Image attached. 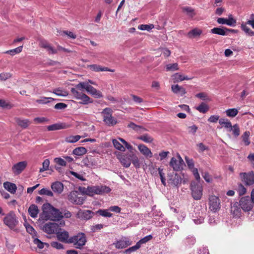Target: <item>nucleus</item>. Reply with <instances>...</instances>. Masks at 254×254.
Listing matches in <instances>:
<instances>
[{"label":"nucleus","instance_id":"f257e3e1","mask_svg":"<svg viewBox=\"0 0 254 254\" xmlns=\"http://www.w3.org/2000/svg\"><path fill=\"white\" fill-rule=\"evenodd\" d=\"M43 211L46 212V210L48 209V218L53 221H59L63 217V215L58 209L55 208L50 203H46L43 204L42 206Z\"/></svg>","mask_w":254,"mask_h":254},{"label":"nucleus","instance_id":"c756f323","mask_svg":"<svg viewBox=\"0 0 254 254\" xmlns=\"http://www.w3.org/2000/svg\"><path fill=\"white\" fill-rule=\"evenodd\" d=\"M81 136L79 135H69L65 138V141L67 143H73L78 141Z\"/></svg>","mask_w":254,"mask_h":254},{"label":"nucleus","instance_id":"f704fd0d","mask_svg":"<svg viewBox=\"0 0 254 254\" xmlns=\"http://www.w3.org/2000/svg\"><path fill=\"white\" fill-rule=\"evenodd\" d=\"M219 123L222 127L229 129L231 127L232 124L227 119L221 118L219 120Z\"/></svg>","mask_w":254,"mask_h":254},{"label":"nucleus","instance_id":"9d476101","mask_svg":"<svg viewBox=\"0 0 254 254\" xmlns=\"http://www.w3.org/2000/svg\"><path fill=\"white\" fill-rule=\"evenodd\" d=\"M240 177L243 183L247 186H252L254 184V172L251 171L248 173H241Z\"/></svg>","mask_w":254,"mask_h":254},{"label":"nucleus","instance_id":"79ce46f5","mask_svg":"<svg viewBox=\"0 0 254 254\" xmlns=\"http://www.w3.org/2000/svg\"><path fill=\"white\" fill-rule=\"evenodd\" d=\"M229 131H232L233 134L237 137L240 135V128L238 124H235L229 128Z\"/></svg>","mask_w":254,"mask_h":254},{"label":"nucleus","instance_id":"680f3d73","mask_svg":"<svg viewBox=\"0 0 254 254\" xmlns=\"http://www.w3.org/2000/svg\"><path fill=\"white\" fill-rule=\"evenodd\" d=\"M204 218V216H203V214L202 213L201 215L199 216V218L196 217V218H194L193 219V221L194 223L196 224H200L203 223Z\"/></svg>","mask_w":254,"mask_h":254},{"label":"nucleus","instance_id":"de8ad7c7","mask_svg":"<svg viewBox=\"0 0 254 254\" xmlns=\"http://www.w3.org/2000/svg\"><path fill=\"white\" fill-rule=\"evenodd\" d=\"M97 213L101 216L106 217H111L112 216V214L107 209H99Z\"/></svg>","mask_w":254,"mask_h":254},{"label":"nucleus","instance_id":"1a4fd4ad","mask_svg":"<svg viewBox=\"0 0 254 254\" xmlns=\"http://www.w3.org/2000/svg\"><path fill=\"white\" fill-rule=\"evenodd\" d=\"M43 230L47 234H56L58 231L61 230V228L56 223L49 222L43 226Z\"/></svg>","mask_w":254,"mask_h":254},{"label":"nucleus","instance_id":"774afa93","mask_svg":"<svg viewBox=\"0 0 254 254\" xmlns=\"http://www.w3.org/2000/svg\"><path fill=\"white\" fill-rule=\"evenodd\" d=\"M33 243L37 246V247L39 249H43L44 247V243L41 242L38 238H35L33 240Z\"/></svg>","mask_w":254,"mask_h":254},{"label":"nucleus","instance_id":"423d86ee","mask_svg":"<svg viewBox=\"0 0 254 254\" xmlns=\"http://www.w3.org/2000/svg\"><path fill=\"white\" fill-rule=\"evenodd\" d=\"M71 92L76 99L81 100L80 104L86 105L93 102V100L89 96L82 92L78 91L76 88H72Z\"/></svg>","mask_w":254,"mask_h":254},{"label":"nucleus","instance_id":"393cba45","mask_svg":"<svg viewBox=\"0 0 254 254\" xmlns=\"http://www.w3.org/2000/svg\"><path fill=\"white\" fill-rule=\"evenodd\" d=\"M3 187L5 190L12 194L15 193L17 190V187L15 184L8 182H6L3 183Z\"/></svg>","mask_w":254,"mask_h":254},{"label":"nucleus","instance_id":"5701e85b","mask_svg":"<svg viewBox=\"0 0 254 254\" xmlns=\"http://www.w3.org/2000/svg\"><path fill=\"white\" fill-rule=\"evenodd\" d=\"M57 237L59 240L63 242L68 243L69 234L67 231L59 230L57 231Z\"/></svg>","mask_w":254,"mask_h":254},{"label":"nucleus","instance_id":"6e6d98bb","mask_svg":"<svg viewBox=\"0 0 254 254\" xmlns=\"http://www.w3.org/2000/svg\"><path fill=\"white\" fill-rule=\"evenodd\" d=\"M172 78L173 80H174L175 82H178L180 81H183V75L179 73H176L173 75Z\"/></svg>","mask_w":254,"mask_h":254},{"label":"nucleus","instance_id":"dca6fc26","mask_svg":"<svg viewBox=\"0 0 254 254\" xmlns=\"http://www.w3.org/2000/svg\"><path fill=\"white\" fill-rule=\"evenodd\" d=\"M217 22L220 24H226L230 26L235 27L236 25V20L233 17L231 14L229 15L228 18H218Z\"/></svg>","mask_w":254,"mask_h":254},{"label":"nucleus","instance_id":"6ab92c4d","mask_svg":"<svg viewBox=\"0 0 254 254\" xmlns=\"http://www.w3.org/2000/svg\"><path fill=\"white\" fill-rule=\"evenodd\" d=\"M27 166V162L26 161L19 162L14 164L12 167V170L14 174L18 175L24 170Z\"/></svg>","mask_w":254,"mask_h":254},{"label":"nucleus","instance_id":"cd10ccee","mask_svg":"<svg viewBox=\"0 0 254 254\" xmlns=\"http://www.w3.org/2000/svg\"><path fill=\"white\" fill-rule=\"evenodd\" d=\"M97 187L98 195H103L110 192L111 190L109 187L105 185L97 186Z\"/></svg>","mask_w":254,"mask_h":254},{"label":"nucleus","instance_id":"72a5a7b5","mask_svg":"<svg viewBox=\"0 0 254 254\" xmlns=\"http://www.w3.org/2000/svg\"><path fill=\"white\" fill-rule=\"evenodd\" d=\"M87 152V150L85 147H79L75 148L73 151L72 153L74 155L77 156L83 155Z\"/></svg>","mask_w":254,"mask_h":254},{"label":"nucleus","instance_id":"f3484780","mask_svg":"<svg viewBox=\"0 0 254 254\" xmlns=\"http://www.w3.org/2000/svg\"><path fill=\"white\" fill-rule=\"evenodd\" d=\"M168 183L172 186L178 187L182 183V178L181 176L177 173L169 175Z\"/></svg>","mask_w":254,"mask_h":254},{"label":"nucleus","instance_id":"20e7f679","mask_svg":"<svg viewBox=\"0 0 254 254\" xmlns=\"http://www.w3.org/2000/svg\"><path fill=\"white\" fill-rule=\"evenodd\" d=\"M254 203V190H253L251 192V197L250 198L248 196L242 197L239 201V205L244 211H249L252 209Z\"/></svg>","mask_w":254,"mask_h":254},{"label":"nucleus","instance_id":"0e129e2a","mask_svg":"<svg viewBox=\"0 0 254 254\" xmlns=\"http://www.w3.org/2000/svg\"><path fill=\"white\" fill-rule=\"evenodd\" d=\"M237 191L240 195H242L246 193V189L242 184H240L238 186Z\"/></svg>","mask_w":254,"mask_h":254},{"label":"nucleus","instance_id":"7c9ffc66","mask_svg":"<svg viewBox=\"0 0 254 254\" xmlns=\"http://www.w3.org/2000/svg\"><path fill=\"white\" fill-rule=\"evenodd\" d=\"M183 12L186 13L188 16L190 17H193L195 16V13L193 8L189 6H184L182 7Z\"/></svg>","mask_w":254,"mask_h":254},{"label":"nucleus","instance_id":"c9c22d12","mask_svg":"<svg viewBox=\"0 0 254 254\" xmlns=\"http://www.w3.org/2000/svg\"><path fill=\"white\" fill-rule=\"evenodd\" d=\"M64 128V126L63 124H55L47 127V129L49 131L56 130Z\"/></svg>","mask_w":254,"mask_h":254},{"label":"nucleus","instance_id":"412c9836","mask_svg":"<svg viewBox=\"0 0 254 254\" xmlns=\"http://www.w3.org/2000/svg\"><path fill=\"white\" fill-rule=\"evenodd\" d=\"M131 155H122L118 158L121 164L126 168H128L131 164Z\"/></svg>","mask_w":254,"mask_h":254},{"label":"nucleus","instance_id":"3c124183","mask_svg":"<svg viewBox=\"0 0 254 254\" xmlns=\"http://www.w3.org/2000/svg\"><path fill=\"white\" fill-rule=\"evenodd\" d=\"M50 165V161L49 159H45L42 164V168L40 169V172H43L48 170Z\"/></svg>","mask_w":254,"mask_h":254},{"label":"nucleus","instance_id":"4c0bfd02","mask_svg":"<svg viewBox=\"0 0 254 254\" xmlns=\"http://www.w3.org/2000/svg\"><path fill=\"white\" fill-rule=\"evenodd\" d=\"M112 142L117 149L123 152L125 151V147L117 139H113Z\"/></svg>","mask_w":254,"mask_h":254},{"label":"nucleus","instance_id":"ddd939ff","mask_svg":"<svg viewBox=\"0 0 254 254\" xmlns=\"http://www.w3.org/2000/svg\"><path fill=\"white\" fill-rule=\"evenodd\" d=\"M192 196L195 200H199L202 195V187L199 184L191 185Z\"/></svg>","mask_w":254,"mask_h":254},{"label":"nucleus","instance_id":"0eeeda50","mask_svg":"<svg viewBox=\"0 0 254 254\" xmlns=\"http://www.w3.org/2000/svg\"><path fill=\"white\" fill-rule=\"evenodd\" d=\"M18 222L16 216L13 211L9 212L3 218L4 224L11 229H13Z\"/></svg>","mask_w":254,"mask_h":254},{"label":"nucleus","instance_id":"69168bd1","mask_svg":"<svg viewBox=\"0 0 254 254\" xmlns=\"http://www.w3.org/2000/svg\"><path fill=\"white\" fill-rule=\"evenodd\" d=\"M158 50L160 51V52H161V54H163L164 57H168L170 56V55L171 54L170 51L167 48H162L159 49Z\"/></svg>","mask_w":254,"mask_h":254},{"label":"nucleus","instance_id":"4468645a","mask_svg":"<svg viewBox=\"0 0 254 254\" xmlns=\"http://www.w3.org/2000/svg\"><path fill=\"white\" fill-rule=\"evenodd\" d=\"M131 244V242L130 241L129 239L126 237H123L113 244L115 248L118 249H124L130 246Z\"/></svg>","mask_w":254,"mask_h":254},{"label":"nucleus","instance_id":"473e14b6","mask_svg":"<svg viewBox=\"0 0 254 254\" xmlns=\"http://www.w3.org/2000/svg\"><path fill=\"white\" fill-rule=\"evenodd\" d=\"M15 122L17 124L23 128H26L29 125V121L27 119H21L20 118H16Z\"/></svg>","mask_w":254,"mask_h":254},{"label":"nucleus","instance_id":"09e8293b","mask_svg":"<svg viewBox=\"0 0 254 254\" xmlns=\"http://www.w3.org/2000/svg\"><path fill=\"white\" fill-rule=\"evenodd\" d=\"M178 64L174 63L172 64H168L166 66V71H174L179 70Z\"/></svg>","mask_w":254,"mask_h":254},{"label":"nucleus","instance_id":"4be33fe9","mask_svg":"<svg viewBox=\"0 0 254 254\" xmlns=\"http://www.w3.org/2000/svg\"><path fill=\"white\" fill-rule=\"evenodd\" d=\"M51 189L55 193L61 194L64 190V185L60 182H55L52 184Z\"/></svg>","mask_w":254,"mask_h":254},{"label":"nucleus","instance_id":"e2e57ef3","mask_svg":"<svg viewBox=\"0 0 254 254\" xmlns=\"http://www.w3.org/2000/svg\"><path fill=\"white\" fill-rule=\"evenodd\" d=\"M51 246L54 248L58 250H61L64 249V246L60 243L58 242H52L51 243Z\"/></svg>","mask_w":254,"mask_h":254},{"label":"nucleus","instance_id":"338daca9","mask_svg":"<svg viewBox=\"0 0 254 254\" xmlns=\"http://www.w3.org/2000/svg\"><path fill=\"white\" fill-rule=\"evenodd\" d=\"M186 162L187 164L188 167L190 169H193L194 168V162L192 159H190L188 157L185 158Z\"/></svg>","mask_w":254,"mask_h":254},{"label":"nucleus","instance_id":"39448f33","mask_svg":"<svg viewBox=\"0 0 254 254\" xmlns=\"http://www.w3.org/2000/svg\"><path fill=\"white\" fill-rule=\"evenodd\" d=\"M103 121L106 125L109 127L115 126L117 123V120L113 116V110L110 108H106L101 112Z\"/></svg>","mask_w":254,"mask_h":254},{"label":"nucleus","instance_id":"7ed1b4c3","mask_svg":"<svg viewBox=\"0 0 254 254\" xmlns=\"http://www.w3.org/2000/svg\"><path fill=\"white\" fill-rule=\"evenodd\" d=\"M87 242L86 237L84 233H79L76 235L69 238L68 243L73 244L76 249H81Z\"/></svg>","mask_w":254,"mask_h":254},{"label":"nucleus","instance_id":"bb28decb","mask_svg":"<svg viewBox=\"0 0 254 254\" xmlns=\"http://www.w3.org/2000/svg\"><path fill=\"white\" fill-rule=\"evenodd\" d=\"M29 214L32 218H36L39 213V209L38 207L35 204L31 205L28 210Z\"/></svg>","mask_w":254,"mask_h":254},{"label":"nucleus","instance_id":"f8f14e48","mask_svg":"<svg viewBox=\"0 0 254 254\" xmlns=\"http://www.w3.org/2000/svg\"><path fill=\"white\" fill-rule=\"evenodd\" d=\"M209 205L211 211H217L220 208L219 198L215 195H211L209 198Z\"/></svg>","mask_w":254,"mask_h":254},{"label":"nucleus","instance_id":"aec40b11","mask_svg":"<svg viewBox=\"0 0 254 254\" xmlns=\"http://www.w3.org/2000/svg\"><path fill=\"white\" fill-rule=\"evenodd\" d=\"M93 212L88 210H80L77 214V217L84 220H89L92 217Z\"/></svg>","mask_w":254,"mask_h":254},{"label":"nucleus","instance_id":"f03ea898","mask_svg":"<svg viewBox=\"0 0 254 254\" xmlns=\"http://www.w3.org/2000/svg\"><path fill=\"white\" fill-rule=\"evenodd\" d=\"M76 88L82 90L85 89L86 91L96 98H101L103 97L102 92L97 90L96 88L92 86L88 83L81 82L79 83L75 86Z\"/></svg>","mask_w":254,"mask_h":254},{"label":"nucleus","instance_id":"58836bf2","mask_svg":"<svg viewBox=\"0 0 254 254\" xmlns=\"http://www.w3.org/2000/svg\"><path fill=\"white\" fill-rule=\"evenodd\" d=\"M202 33V31L197 29H193L190 30L188 34L189 38H193L200 35Z\"/></svg>","mask_w":254,"mask_h":254},{"label":"nucleus","instance_id":"5fc2aeb1","mask_svg":"<svg viewBox=\"0 0 254 254\" xmlns=\"http://www.w3.org/2000/svg\"><path fill=\"white\" fill-rule=\"evenodd\" d=\"M240 206L239 203L235 202L231 208V211L235 215H238L240 212V209L238 207Z\"/></svg>","mask_w":254,"mask_h":254},{"label":"nucleus","instance_id":"4d7b16f0","mask_svg":"<svg viewBox=\"0 0 254 254\" xmlns=\"http://www.w3.org/2000/svg\"><path fill=\"white\" fill-rule=\"evenodd\" d=\"M140 247V245L137 242L136 244H135V245H134V246H133L132 247H131L129 248L128 249H127L125 251V252L126 253H129H129H130L131 252H133L136 251Z\"/></svg>","mask_w":254,"mask_h":254},{"label":"nucleus","instance_id":"c85d7f7f","mask_svg":"<svg viewBox=\"0 0 254 254\" xmlns=\"http://www.w3.org/2000/svg\"><path fill=\"white\" fill-rule=\"evenodd\" d=\"M171 88L172 91L175 94L180 93L181 95L182 96L186 93L185 89L183 87L180 86L178 84L173 85L171 87Z\"/></svg>","mask_w":254,"mask_h":254},{"label":"nucleus","instance_id":"052dcab7","mask_svg":"<svg viewBox=\"0 0 254 254\" xmlns=\"http://www.w3.org/2000/svg\"><path fill=\"white\" fill-rule=\"evenodd\" d=\"M54 161L57 164L61 166H65L66 165V162L64 160L61 158H56L54 159Z\"/></svg>","mask_w":254,"mask_h":254},{"label":"nucleus","instance_id":"2f4dec72","mask_svg":"<svg viewBox=\"0 0 254 254\" xmlns=\"http://www.w3.org/2000/svg\"><path fill=\"white\" fill-rule=\"evenodd\" d=\"M53 93L59 96L66 97L68 95V93L67 91L61 88H57L55 89Z\"/></svg>","mask_w":254,"mask_h":254},{"label":"nucleus","instance_id":"a19ab883","mask_svg":"<svg viewBox=\"0 0 254 254\" xmlns=\"http://www.w3.org/2000/svg\"><path fill=\"white\" fill-rule=\"evenodd\" d=\"M241 29L248 35L254 36V32L252 31L247 26V23H242L241 26Z\"/></svg>","mask_w":254,"mask_h":254},{"label":"nucleus","instance_id":"864d4df0","mask_svg":"<svg viewBox=\"0 0 254 254\" xmlns=\"http://www.w3.org/2000/svg\"><path fill=\"white\" fill-rule=\"evenodd\" d=\"M152 238L153 237L151 235H147L140 239L138 242H137V243L139 244V245L141 247V245L142 244L147 243V242L151 240Z\"/></svg>","mask_w":254,"mask_h":254},{"label":"nucleus","instance_id":"e433bc0d","mask_svg":"<svg viewBox=\"0 0 254 254\" xmlns=\"http://www.w3.org/2000/svg\"><path fill=\"white\" fill-rule=\"evenodd\" d=\"M195 108L199 112L205 113L208 111L209 106L205 103L202 102Z\"/></svg>","mask_w":254,"mask_h":254},{"label":"nucleus","instance_id":"a18cd8bd","mask_svg":"<svg viewBox=\"0 0 254 254\" xmlns=\"http://www.w3.org/2000/svg\"><path fill=\"white\" fill-rule=\"evenodd\" d=\"M22 49L23 46H20L15 49L7 51L5 52V53L8 54L11 56H14L15 54L20 53L22 51Z\"/></svg>","mask_w":254,"mask_h":254},{"label":"nucleus","instance_id":"8fccbe9b","mask_svg":"<svg viewBox=\"0 0 254 254\" xmlns=\"http://www.w3.org/2000/svg\"><path fill=\"white\" fill-rule=\"evenodd\" d=\"M139 139L146 143H151L153 141V138L147 134H143L138 138Z\"/></svg>","mask_w":254,"mask_h":254},{"label":"nucleus","instance_id":"b1692460","mask_svg":"<svg viewBox=\"0 0 254 254\" xmlns=\"http://www.w3.org/2000/svg\"><path fill=\"white\" fill-rule=\"evenodd\" d=\"M84 190L83 192L89 196H93L97 194V186H88L87 188H84Z\"/></svg>","mask_w":254,"mask_h":254},{"label":"nucleus","instance_id":"a878e982","mask_svg":"<svg viewBox=\"0 0 254 254\" xmlns=\"http://www.w3.org/2000/svg\"><path fill=\"white\" fill-rule=\"evenodd\" d=\"M138 148L140 152L146 157H151L152 153L150 150L144 144H139Z\"/></svg>","mask_w":254,"mask_h":254},{"label":"nucleus","instance_id":"c03bdc74","mask_svg":"<svg viewBox=\"0 0 254 254\" xmlns=\"http://www.w3.org/2000/svg\"><path fill=\"white\" fill-rule=\"evenodd\" d=\"M250 135V132L249 131H245L242 136L243 141H244L245 145H249L250 144V141L249 139V136Z\"/></svg>","mask_w":254,"mask_h":254},{"label":"nucleus","instance_id":"13d9d810","mask_svg":"<svg viewBox=\"0 0 254 254\" xmlns=\"http://www.w3.org/2000/svg\"><path fill=\"white\" fill-rule=\"evenodd\" d=\"M11 75L9 72H3L0 74V81H5L9 78Z\"/></svg>","mask_w":254,"mask_h":254},{"label":"nucleus","instance_id":"bf43d9fd","mask_svg":"<svg viewBox=\"0 0 254 254\" xmlns=\"http://www.w3.org/2000/svg\"><path fill=\"white\" fill-rule=\"evenodd\" d=\"M195 239L194 237H193L192 236L188 237L186 239V245H187L189 246H191L194 245L195 244Z\"/></svg>","mask_w":254,"mask_h":254},{"label":"nucleus","instance_id":"6e6552de","mask_svg":"<svg viewBox=\"0 0 254 254\" xmlns=\"http://www.w3.org/2000/svg\"><path fill=\"white\" fill-rule=\"evenodd\" d=\"M184 161L179 154L176 157H172L169 162L170 166L175 171H180L183 169Z\"/></svg>","mask_w":254,"mask_h":254},{"label":"nucleus","instance_id":"49530a36","mask_svg":"<svg viewBox=\"0 0 254 254\" xmlns=\"http://www.w3.org/2000/svg\"><path fill=\"white\" fill-rule=\"evenodd\" d=\"M39 193L40 195H45L49 196H53V192L47 188H43L39 191Z\"/></svg>","mask_w":254,"mask_h":254},{"label":"nucleus","instance_id":"37998d69","mask_svg":"<svg viewBox=\"0 0 254 254\" xmlns=\"http://www.w3.org/2000/svg\"><path fill=\"white\" fill-rule=\"evenodd\" d=\"M154 26L152 24H141L139 25L138 26V29L140 30H146L147 31H149L153 28H154Z\"/></svg>","mask_w":254,"mask_h":254},{"label":"nucleus","instance_id":"2eb2a0df","mask_svg":"<svg viewBox=\"0 0 254 254\" xmlns=\"http://www.w3.org/2000/svg\"><path fill=\"white\" fill-rule=\"evenodd\" d=\"M235 32V30L230 29L226 27H214L210 30L211 33L221 36H226L228 35L229 32Z\"/></svg>","mask_w":254,"mask_h":254},{"label":"nucleus","instance_id":"603ef678","mask_svg":"<svg viewBox=\"0 0 254 254\" xmlns=\"http://www.w3.org/2000/svg\"><path fill=\"white\" fill-rule=\"evenodd\" d=\"M54 100V99L51 97H43L40 99L36 100V102L39 104H46Z\"/></svg>","mask_w":254,"mask_h":254},{"label":"nucleus","instance_id":"a211bd4d","mask_svg":"<svg viewBox=\"0 0 254 254\" xmlns=\"http://www.w3.org/2000/svg\"><path fill=\"white\" fill-rule=\"evenodd\" d=\"M88 68L92 71L95 72L100 71H110L112 72H115L114 69H111L107 67L102 66L100 65L97 64H93L88 65Z\"/></svg>","mask_w":254,"mask_h":254},{"label":"nucleus","instance_id":"9b49d317","mask_svg":"<svg viewBox=\"0 0 254 254\" xmlns=\"http://www.w3.org/2000/svg\"><path fill=\"white\" fill-rule=\"evenodd\" d=\"M78 191L76 190L71 191L68 195V199L72 203L81 205L83 203L85 198L78 196Z\"/></svg>","mask_w":254,"mask_h":254},{"label":"nucleus","instance_id":"ea45409f","mask_svg":"<svg viewBox=\"0 0 254 254\" xmlns=\"http://www.w3.org/2000/svg\"><path fill=\"white\" fill-rule=\"evenodd\" d=\"M226 115L229 117H235L238 113V111L236 108H231L225 111Z\"/></svg>","mask_w":254,"mask_h":254}]
</instances>
